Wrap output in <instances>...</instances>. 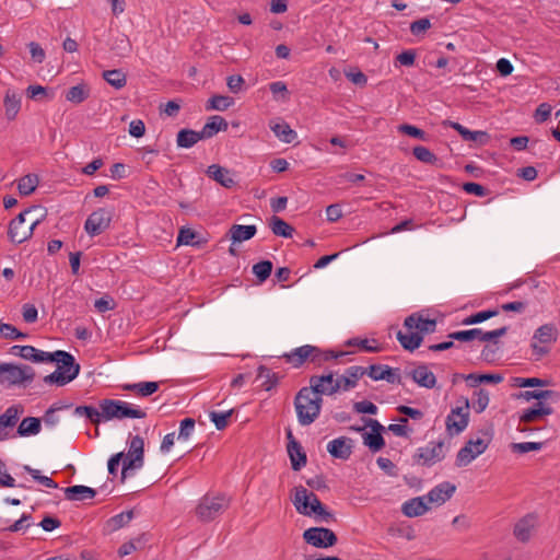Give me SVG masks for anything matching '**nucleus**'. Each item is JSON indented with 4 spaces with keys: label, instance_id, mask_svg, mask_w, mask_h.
<instances>
[{
    "label": "nucleus",
    "instance_id": "13",
    "mask_svg": "<svg viewBox=\"0 0 560 560\" xmlns=\"http://www.w3.org/2000/svg\"><path fill=\"white\" fill-rule=\"evenodd\" d=\"M445 457L444 442H431L425 447L418 448L415 459L423 466H432Z\"/></svg>",
    "mask_w": 560,
    "mask_h": 560
},
{
    "label": "nucleus",
    "instance_id": "35",
    "mask_svg": "<svg viewBox=\"0 0 560 560\" xmlns=\"http://www.w3.org/2000/svg\"><path fill=\"white\" fill-rule=\"evenodd\" d=\"M534 339L540 343H552L558 339V329L553 324H545L535 330Z\"/></svg>",
    "mask_w": 560,
    "mask_h": 560
},
{
    "label": "nucleus",
    "instance_id": "1",
    "mask_svg": "<svg viewBox=\"0 0 560 560\" xmlns=\"http://www.w3.org/2000/svg\"><path fill=\"white\" fill-rule=\"evenodd\" d=\"M128 453L119 452L108 459V474L116 476L118 466L122 462L121 482H124L132 472L143 467L144 464V441L140 435L130 436Z\"/></svg>",
    "mask_w": 560,
    "mask_h": 560
},
{
    "label": "nucleus",
    "instance_id": "26",
    "mask_svg": "<svg viewBox=\"0 0 560 560\" xmlns=\"http://www.w3.org/2000/svg\"><path fill=\"white\" fill-rule=\"evenodd\" d=\"M492 429L486 428L480 430L476 438H471L467 442L469 443L470 446H472V450L479 456L482 453H485L486 450L488 448L489 444L492 441Z\"/></svg>",
    "mask_w": 560,
    "mask_h": 560
},
{
    "label": "nucleus",
    "instance_id": "3",
    "mask_svg": "<svg viewBox=\"0 0 560 560\" xmlns=\"http://www.w3.org/2000/svg\"><path fill=\"white\" fill-rule=\"evenodd\" d=\"M47 359V362H56L58 366L55 372L44 377L46 384L63 386L73 381L80 372V365L75 363L73 355L69 352L58 350L49 353Z\"/></svg>",
    "mask_w": 560,
    "mask_h": 560
},
{
    "label": "nucleus",
    "instance_id": "22",
    "mask_svg": "<svg viewBox=\"0 0 560 560\" xmlns=\"http://www.w3.org/2000/svg\"><path fill=\"white\" fill-rule=\"evenodd\" d=\"M366 374V369L362 366H350L346 370L343 375L338 376V381H340L342 390L347 392L357 386L358 381Z\"/></svg>",
    "mask_w": 560,
    "mask_h": 560
},
{
    "label": "nucleus",
    "instance_id": "55",
    "mask_svg": "<svg viewBox=\"0 0 560 560\" xmlns=\"http://www.w3.org/2000/svg\"><path fill=\"white\" fill-rule=\"evenodd\" d=\"M498 314H499L498 310H487V311L478 312L476 314H472V315L466 317L463 320V325L479 324V323H482L491 317L497 316Z\"/></svg>",
    "mask_w": 560,
    "mask_h": 560
},
{
    "label": "nucleus",
    "instance_id": "54",
    "mask_svg": "<svg viewBox=\"0 0 560 560\" xmlns=\"http://www.w3.org/2000/svg\"><path fill=\"white\" fill-rule=\"evenodd\" d=\"M412 153L418 161L423 162L425 164L433 165L438 162L436 155L425 147H415Z\"/></svg>",
    "mask_w": 560,
    "mask_h": 560
},
{
    "label": "nucleus",
    "instance_id": "20",
    "mask_svg": "<svg viewBox=\"0 0 560 560\" xmlns=\"http://www.w3.org/2000/svg\"><path fill=\"white\" fill-rule=\"evenodd\" d=\"M536 524V517L533 514H527L522 517L514 526L513 534L517 540L526 542L532 536V530Z\"/></svg>",
    "mask_w": 560,
    "mask_h": 560
},
{
    "label": "nucleus",
    "instance_id": "62",
    "mask_svg": "<svg viewBox=\"0 0 560 560\" xmlns=\"http://www.w3.org/2000/svg\"><path fill=\"white\" fill-rule=\"evenodd\" d=\"M195 429V420L192 418H185L180 422L178 440H188Z\"/></svg>",
    "mask_w": 560,
    "mask_h": 560
},
{
    "label": "nucleus",
    "instance_id": "36",
    "mask_svg": "<svg viewBox=\"0 0 560 560\" xmlns=\"http://www.w3.org/2000/svg\"><path fill=\"white\" fill-rule=\"evenodd\" d=\"M287 451L293 470L299 471L302 467L306 465V454L303 451L300 443H292V446L288 447Z\"/></svg>",
    "mask_w": 560,
    "mask_h": 560
},
{
    "label": "nucleus",
    "instance_id": "28",
    "mask_svg": "<svg viewBox=\"0 0 560 560\" xmlns=\"http://www.w3.org/2000/svg\"><path fill=\"white\" fill-rule=\"evenodd\" d=\"M95 495L96 491L86 486H71L65 489V497L69 501L91 500Z\"/></svg>",
    "mask_w": 560,
    "mask_h": 560
},
{
    "label": "nucleus",
    "instance_id": "57",
    "mask_svg": "<svg viewBox=\"0 0 560 560\" xmlns=\"http://www.w3.org/2000/svg\"><path fill=\"white\" fill-rule=\"evenodd\" d=\"M397 130L400 133L407 135L412 138L420 139L422 141L428 140V135L420 128L409 125V124H401L397 127Z\"/></svg>",
    "mask_w": 560,
    "mask_h": 560
},
{
    "label": "nucleus",
    "instance_id": "61",
    "mask_svg": "<svg viewBox=\"0 0 560 560\" xmlns=\"http://www.w3.org/2000/svg\"><path fill=\"white\" fill-rule=\"evenodd\" d=\"M0 335L4 339H12V340L26 337V334L21 332L11 324H1L0 325Z\"/></svg>",
    "mask_w": 560,
    "mask_h": 560
},
{
    "label": "nucleus",
    "instance_id": "37",
    "mask_svg": "<svg viewBox=\"0 0 560 560\" xmlns=\"http://www.w3.org/2000/svg\"><path fill=\"white\" fill-rule=\"evenodd\" d=\"M463 378L466 380V382L471 387H476L481 383H492V384H499L503 381V376L501 374H477V373H470L466 376H463Z\"/></svg>",
    "mask_w": 560,
    "mask_h": 560
},
{
    "label": "nucleus",
    "instance_id": "42",
    "mask_svg": "<svg viewBox=\"0 0 560 560\" xmlns=\"http://www.w3.org/2000/svg\"><path fill=\"white\" fill-rule=\"evenodd\" d=\"M131 43L127 35L119 34L117 35L110 45V49L119 57H126L131 51Z\"/></svg>",
    "mask_w": 560,
    "mask_h": 560
},
{
    "label": "nucleus",
    "instance_id": "32",
    "mask_svg": "<svg viewBox=\"0 0 560 560\" xmlns=\"http://www.w3.org/2000/svg\"><path fill=\"white\" fill-rule=\"evenodd\" d=\"M521 396L524 399H526L527 401L532 400V399H536L538 401H541V400H550L552 402L560 401V393L557 390H551V389L526 390V392L522 393Z\"/></svg>",
    "mask_w": 560,
    "mask_h": 560
},
{
    "label": "nucleus",
    "instance_id": "2",
    "mask_svg": "<svg viewBox=\"0 0 560 560\" xmlns=\"http://www.w3.org/2000/svg\"><path fill=\"white\" fill-rule=\"evenodd\" d=\"M46 210L40 206H32L14 218L8 230L9 240L21 244L32 237L34 229L45 219Z\"/></svg>",
    "mask_w": 560,
    "mask_h": 560
},
{
    "label": "nucleus",
    "instance_id": "25",
    "mask_svg": "<svg viewBox=\"0 0 560 560\" xmlns=\"http://www.w3.org/2000/svg\"><path fill=\"white\" fill-rule=\"evenodd\" d=\"M4 114L8 120H14L21 109V96L8 90L3 100Z\"/></svg>",
    "mask_w": 560,
    "mask_h": 560
},
{
    "label": "nucleus",
    "instance_id": "10",
    "mask_svg": "<svg viewBox=\"0 0 560 560\" xmlns=\"http://www.w3.org/2000/svg\"><path fill=\"white\" fill-rule=\"evenodd\" d=\"M469 402L465 400L463 407H456L451 410L445 420L446 431L450 435H457L463 432L469 421Z\"/></svg>",
    "mask_w": 560,
    "mask_h": 560
},
{
    "label": "nucleus",
    "instance_id": "24",
    "mask_svg": "<svg viewBox=\"0 0 560 560\" xmlns=\"http://www.w3.org/2000/svg\"><path fill=\"white\" fill-rule=\"evenodd\" d=\"M257 229L255 225H241L233 224L229 230V237L232 244L242 243L248 241L255 236Z\"/></svg>",
    "mask_w": 560,
    "mask_h": 560
},
{
    "label": "nucleus",
    "instance_id": "43",
    "mask_svg": "<svg viewBox=\"0 0 560 560\" xmlns=\"http://www.w3.org/2000/svg\"><path fill=\"white\" fill-rule=\"evenodd\" d=\"M234 104V100L226 95H213L206 104L207 110L224 112Z\"/></svg>",
    "mask_w": 560,
    "mask_h": 560
},
{
    "label": "nucleus",
    "instance_id": "12",
    "mask_svg": "<svg viewBox=\"0 0 560 560\" xmlns=\"http://www.w3.org/2000/svg\"><path fill=\"white\" fill-rule=\"evenodd\" d=\"M310 386L312 389L323 396H331L336 394L341 388L340 381H338V376L335 377L332 372H329L326 375H313L310 377Z\"/></svg>",
    "mask_w": 560,
    "mask_h": 560
},
{
    "label": "nucleus",
    "instance_id": "9",
    "mask_svg": "<svg viewBox=\"0 0 560 560\" xmlns=\"http://www.w3.org/2000/svg\"><path fill=\"white\" fill-rule=\"evenodd\" d=\"M303 539L316 548H329L337 544L336 534L326 527H311L303 533Z\"/></svg>",
    "mask_w": 560,
    "mask_h": 560
},
{
    "label": "nucleus",
    "instance_id": "49",
    "mask_svg": "<svg viewBox=\"0 0 560 560\" xmlns=\"http://www.w3.org/2000/svg\"><path fill=\"white\" fill-rule=\"evenodd\" d=\"M133 517L132 511L121 512L107 521V527L110 530H117L127 525Z\"/></svg>",
    "mask_w": 560,
    "mask_h": 560
},
{
    "label": "nucleus",
    "instance_id": "17",
    "mask_svg": "<svg viewBox=\"0 0 560 560\" xmlns=\"http://www.w3.org/2000/svg\"><path fill=\"white\" fill-rule=\"evenodd\" d=\"M456 491V486L448 481H444L435 486L427 494L428 503L441 505L450 500Z\"/></svg>",
    "mask_w": 560,
    "mask_h": 560
},
{
    "label": "nucleus",
    "instance_id": "52",
    "mask_svg": "<svg viewBox=\"0 0 560 560\" xmlns=\"http://www.w3.org/2000/svg\"><path fill=\"white\" fill-rule=\"evenodd\" d=\"M489 400V393L483 388H479L474 393L472 408L477 413H481L488 407Z\"/></svg>",
    "mask_w": 560,
    "mask_h": 560
},
{
    "label": "nucleus",
    "instance_id": "50",
    "mask_svg": "<svg viewBox=\"0 0 560 560\" xmlns=\"http://www.w3.org/2000/svg\"><path fill=\"white\" fill-rule=\"evenodd\" d=\"M23 469L28 472L34 480H36L38 483L47 487L56 489L58 488V485L56 481H54L50 477L44 476L40 474V470L32 468L30 465H24Z\"/></svg>",
    "mask_w": 560,
    "mask_h": 560
},
{
    "label": "nucleus",
    "instance_id": "64",
    "mask_svg": "<svg viewBox=\"0 0 560 560\" xmlns=\"http://www.w3.org/2000/svg\"><path fill=\"white\" fill-rule=\"evenodd\" d=\"M431 27V22L428 18H422L420 20H417L410 24V32L415 36H419L423 34L425 31H428Z\"/></svg>",
    "mask_w": 560,
    "mask_h": 560
},
{
    "label": "nucleus",
    "instance_id": "38",
    "mask_svg": "<svg viewBox=\"0 0 560 560\" xmlns=\"http://www.w3.org/2000/svg\"><path fill=\"white\" fill-rule=\"evenodd\" d=\"M202 140L199 131H195L191 129H182L177 133V145L180 148H191L195 145L198 141Z\"/></svg>",
    "mask_w": 560,
    "mask_h": 560
},
{
    "label": "nucleus",
    "instance_id": "31",
    "mask_svg": "<svg viewBox=\"0 0 560 560\" xmlns=\"http://www.w3.org/2000/svg\"><path fill=\"white\" fill-rule=\"evenodd\" d=\"M450 127L456 130L465 141L483 143L488 140V133L485 131H471L459 122L448 121Z\"/></svg>",
    "mask_w": 560,
    "mask_h": 560
},
{
    "label": "nucleus",
    "instance_id": "15",
    "mask_svg": "<svg viewBox=\"0 0 560 560\" xmlns=\"http://www.w3.org/2000/svg\"><path fill=\"white\" fill-rule=\"evenodd\" d=\"M404 326L408 330L416 329V332H420L423 337L435 331L436 320L424 318L420 313H413L405 318Z\"/></svg>",
    "mask_w": 560,
    "mask_h": 560
},
{
    "label": "nucleus",
    "instance_id": "30",
    "mask_svg": "<svg viewBox=\"0 0 560 560\" xmlns=\"http://www.w3.org/2000/svg\"><path fill=\"white\" fill-rule=\"evenodd\" d=\"M269 126L276 137L285 143H291L296 138V132L283 120H272Z\"/></svg>",
    "mask_w": 560,
    "mask_h": 560
},
{
    "label": "nucleus",
    "instance_id": "44",
    "mask_svg": "<svg viewBox=\"0 0 560 560\" xmlns=\"http://www.w3.org/2000/svg\"><path fill=\"white\" fill-rule=\"evenodd\" d=\"M39 178L35 174H27L18 180V189L22 196H28L35 191Z\"/></svg>",
    "mask_w": 560,
    "mask_h": 560
},
{
    "label": "nucleus",
    "instance_id": "39",
    "mask_svg": "<svg viewBox=\"0 0 560 560\" xmlns=\"http://www.w3.org/2000/svg\"><path fill=\"white\" fill-rule=\"evenodd\" d=\"M39 431H40V419L35 418V417L24 418L18 428V433L21 436L35 435V434L39 433Z\"/></svg>",
    "mask_w": 560,
    "mask_h": 560
},
{
    "label": "nucleus",
    "instance_id": "4",
    "mask_svg": "<svg viewBox=\"0 0 560 560\" xmlns=\"http://www.w3.org/2000/svg\"><path fill=\"white\" fill-rule=\"evenodd\" d=\"M323 398L311 386L302 387L294 398V407L301 425L312 424L319 416Z\"/></svg>",
    "mask_w": 560,
    "mask_h": 560
},
{
    "label": "nucleus",
    "instance_id": "45",
    "mask_svg": "<svg viewBox=\"0 0 560 560\" xmlns=\"http://www.w3.org/2000/svg\"><path fill=\"white\" fill-rule=\"evenodd\" d=\"M49 352H45L34 348L33 346H24L21 349V358L35 363L47 362Z\"/></svg>",
    "mask_w": 560,
    "mask_h": 560
},
{
    "label": "nucleus",
    "instance_id": "19",
    "mask_svg": "<svg viewBox=\"0 0 560 560\" xmlns=\"http://www.w3.org/2000/svg\"><path fill=\"white\" fill-rule=\"evenodd\" d=\"M206 173L210 178L225 188H232L236 185L231 171L219 164H212L208 166Z\"/></svg>",
    "mask_w": 560,
    "mask_h": 560
},
{
    "label": "nucleus",
    "instance_id": "46",
    "mask_svg": "<svg viewBox=\"0 0 560 560\" xmlns=\"http://www.w3.org/2000/svg\"><path fill=\"white\" fill-rule=\"evenodd\" d=\"M103 79L117 90L124 88L127 83L126 74L120 69L104 71Z\"/></svg>",
    "mask_w": 560,
    "mask_h": 560
},
{
    "label": "nucleus",
    "instance_id": "63",
    "mask_svg": "<svg viewBox=\"0 0 560 560\" xmlns=\"http://www.w3.org/2000/svg\"><path fill=\"white\" fill-rule=\"evenodd\" d=\"M26 95L32 100L52 98V94H48L47 89L42 85H30L26 89Z\"/></svg>",
    "mask_w": 560,
    "mask_h": 560
},
{
    "label": "nucleus",
    "instance_id": "40",
    "mask_svg": "<svg viewBox=\"0 0 560 560\" xmlns=\"http://www.w3.org/2000/svg\"><path fill=\"white\" fill-rule=\"evenodd\" d=\"M269 226L277 236L291 237L294 232V229L289 223L277 215L270 219Z\"/></svg>",
    "mask_w": 560,
    "mask_h": 560
},
{
    "label": "nucleus",
    "instance_id": "56",
    "mask_svg": "<svg viewBox=\"0 0 560 560\" xmlns=\"http://www.w3.org/2000/svg\"><path fill=\"white\" fill-rule=\"evenodd\" d=\"M74 415L85 416L94 424H98L101 422V416H102L100 413V411L93 406H78L74 409Z\"/></svg>",
    "mask_w": 560,
    "mask_h": 560
},
{
    "label": "nucleus",
    "instance_id": "53",
    "mask_svg": "<svg viewBox=\"0 0 560 560\" xmlns=\"http://www.w3.org/2000/svg\"><path fill=\"white\" fill-rule=\"evenodd\" d=\"M272 271V262L270 260H262L253 266V273L260 282L269 278Z\"/></svg>",
    "mask_w": 560,
    "mask_h": 560
},
{
    "label": "nucleus",
    "instance_id": "14",
    "mask_svg": "<svg viewBox=\"0 0 560 560\" xmlns=\"http://www.w3.org/2000/svg\"><path fill=\"white\" fill-rule=\"evenodd\" d=\"M318 348L305 345L294 349L292 352L284 354L287 362L293 364L294 368H300L306 360L318 364Z\"/></svg>",
    "mask_w": 560,
    "mask_h": 560
},
{
    "label": "nucleus",
    "instance_id": "7",
    "mask_svg": "<svg viewBox=\"0 0 560 560\" xmlns=\"http://www.w3.org/2000/svg\"><path fill=\"white\" fill-rule=\"evenodd\" d=\"M102 416L106 420L135 418L142 419L145 412L141 409L131 408L129 404L121 400L104 399L100 404Z\"/></svg>",
    "mask_w": 560,
    "mask_h": 560
},
{
    "label": "nucleus",
    "instance_id": "18",
    "mask_svg": "<svg viewBox=\"0 0 560 560\" xmlns=\"http://www.w3.org/2000/svg\"><path fill=\"white\" fill-rule=\"evenodd\" d=\"M397 371V369H392L387 365H371L366 369V374L374 381L386 380L390 384H399L401 378Z\"/></svg>",
    "mask_w": 560,
    "mask_h": 560
},
{
    "label": "nucleus",
    "instance_id": "60",
    "mask_svg": "<svg viewBox=\"0 0 560 560\" xmlns=\"http://www.w3.org/2000/svg\"><path fill=\"white\" fill-rule=\"evenodd\" d=\"M233 409L226 411V412H210V419L214 423L215 428L218 430H223L228 425V420L232 416Z\"/></svg>",
    "mask_w": 560,
    "mask_h": 560
},
{
    "label": "nucleus",
    "instance_id": "11",
    "mask_svg": "<svg viewBox=\"0 0 560 560\" xmlns=\"http://www.w3.org/2000/svg\"><path fill=\"white\" fill-rule=\"evenodd\" d=\"M112 217V212L104 208L93 211L84 224L86 233L91 236L100 235L109 228Z\"/></svg>",
    "mask_w": 560,
    "mask_h": 560
},
{
    "label": "nucleus",
    "instance_id": "41",
    "mask_svg": "<svg viewBox=\"0 0 560 560\" xmlns=\"http://www.w3.org/2000/svg\"><path fill=\"white\" fill-rule=\"evenodd\" d=\"M90 95V89L85 83H80L70 88L66 94L67 101L80 104L84 102Z\"/></svg>",
    "mask_w": 560,
    "mask_h": 560
},
{
    "label": "nucleus",
    "instance_id": "58",
    "mask_svg": "<svg viewBox=\"0 0 560 560\" xmlns=\"http://www.w3.org/2000/svg\"><path fill=\"white\" fill-rule=\"evenodd\" d=\"M481 334L480 328H472L469 330H460V331H454L448 335V338L455 339L458 341H470L474 339L479 340V336Z\"/></svg>",
    "mask_w": 560,
    "mask_h": 560
},
{
    "label": "nucleus",
    "instance_id": "8",
    "mask_svg": "<svg viewBox=\"0 0 560 560\" xmlns=\"http://www.w3.org/2000/svg\"><path fill=\"white\" fill-rule=\"evenodd\" d=\"M229 499L224 495H205L196 508V515L201 522H210L225 511Z\"/></svg>",
    "mask_w": 560,
    "mask_h": 560
},
{
    "label": "nucleus",
    "instance_id": "59",
    "mask_svg": "<svg viewBox=\"0 0 560 560\" xmlns=\"http://www.w3.org/2000/svg\"><path fill=\"white\" fill-rule=\"evenodd\" d=\"M544 443L541 442H521V443H512L511 450L516 454H525L532 451L541 450Z\"/></svg>",
    "mask_w": 560,
    "mask_h": 560
},
{
    "label": "nucleus",
    "instance_id": "23",
    "mask_svg": "<svg viewBox=\"0 0 560 560\" xmlns=\"http://www.w3.org/2000/svg\"><path fill=\"white\" fill-rule=\"evenodd\" d=\"M228 129L226 120L219 116L214 115L209 118V120L205 124L202 129L199 131L202 140L210 139L215 136L219 131H225Z\"/></svg>",
    "mask_w": 560,
    "mask_h": 560
},
{
    "label": "nucleus",
    "instance_id": "27",
    "mask_svg": "<svg viewBox=\"0 0 560 560\" xmlns=\"http://www.w3.org/2000/svg\"><path fill=\"white\" fill-rule=\"evenodd\" d=\"M412 380L421 387L433 388L436 384L435 375L427 365H419L411 372Z\"/></svg>",
    "mask_w": 560,
    "mask_h": 560
},
{
    "label": "nucleus",
    "instance_id": "33",
    "mask_svg": "<svg viewBox=\"0 0 560 560\" xmlns=\"http://www.w3.org/2000/svg\"><path fill=\"white\" fill-rule=\"evenodd\" d=\"M397 340L400 342L401 347L405 350L413 351L418 349L422 343V335L420 332H416L410 330L409 334H404L402 331L397 332Z\"/></svg>",
    "mask_w": 560,
    "mask_h": 560
},
{
    "label": "nucleus",
    "instance_id": "5",
    "mask_svg": "<svg viewBox=\"0 0 560 560\" xmlns=\"http://www.w3.org/2000/svg\"><path fill=\"white\" fill-rule=\"evenodd\" d=\"M292 502L296 511L302 515H315L320 522L326 523L335 520L334 514L322 504L317 495L308 492L303 486L294 488Z\"/></svg>",
    "mask_w": 560,
    "mask_h": 560
},
{
    "label": "nucleus",
    "instance_id": "47",
    "mask_svg": "<svg viewBox=\"0 0 560 560\" xmlns=\"http://www.w3.org/2000/svg\"><path fill=\"white\" fill-rule=\"evenodd\" d=\"M478 455L472 450V446L468 442L458 451L456 455L455 465L457 467H464L470 464Z\"/></svg>",
    "mask_w": 560,
    "mask_h": 560
},
{
    "label": "nucleus",
    "instance_id": "34",
    "mask_svg": "<svg viewBox=\"0 0 560 560\" xmlns=\"http://www.w3.org/2000/svg\"><path fill=\"white\" fill-rule=\"evenodd\" d=\"M124 390L133 392L141 397H148L159 389L158 382H140L122 385Z\"/></svg>",
    "mask_w": 560,
    "mask_h": 560
},
{
    "label": "nucleus",
    "instance_id": "16",
    "mask_svg": "<svg viewBox=\"0 0 560 560\" xmlns=\"http://www.w3.org/2000/svg\"><path fill=\"white\" fill-rule=\"evenodd\" d=\"M353 450V440L347 436H340L327 444L328 453L338 459L347 460L350 458Z\"/></svg>",
    "mask_w": 560,
    "mask_h": 560
},
{
    "label": "nucleus",
    "instance_id": "6",
    "mask_svg": "<svg viewBox=\"0 0 560 560\" xmlns=\"http://www.w3.org/2000/svg\"><path fill=\"white\" fill-rule=\"evenodd\" d=\"M35 377V371L30 365H16L13 363L0 364V384L7 386L31 383Z\"/></svg>",
    "mask_w": 560,
    "mask_h": 560
},
{
    "label": "nucleus",
    "instance_id": "48",
    "mask_svg": "<svg viewBox=\"0 0 560 560\" xmlns=\"http://www.w3.org/2000/svg\"><path fill=\"white\" fill-rule=\"evenodd\" d=\"M362 438L364 445H366L372 452H378L385 446L382 433L364 432Z\"/></svg>",
    "mask_w": 560,
    "mask_h": 560
},
{
    "label": "nucleus",
    "instance_id": "29",
    "mask_svg": "<svg viewBox=\"0 0 560 560\" xmlns=\"http://www.w3.org/2000/svg\"><path fill=\"white\" fill-rule=\"evenodd\" d=\"M22 411L23 408L21 406H11L0 416V441L7 438L5 433L2 434V430L14 427Z\"/></svg>",
    "mask_w": 560,
    "mask_h": 560
},
{
    "label": "nucleus",
    "instance_id": "21",
    "mask_svg": "<svg viewBox=\"0 0 560 560\" xmlns=\"http://www.w3.org/2000/svg\"><path fill=\"white\" fill-rule=\"evenodd\" d=\"M425 497H417L406 501L401 506V512L407 517H417L425 514L429 511V505L425 502Z\"/></svg>",
    "mask_w": 560,
    "mask_h": 560
},
{
    "label": "nucleus",
    "instance_id": "51",
    "mask_svg": "<svg viewBox=\"0 0 560 560\" xmlns=\"http://www.w3.org/2000/svg\"><path fill=\"white\" fill-rule=\"evenodd\" d=\"M257 371H258L257 376L259 378H264L261 386L266 390H270L271 388H273L277 385L278 377L276 376L275 373L271 372L270 369H268L264 365H260Z\"/></svg>",
    "mask_w": 560,
    "mask_h": 560
}]
</instances>
